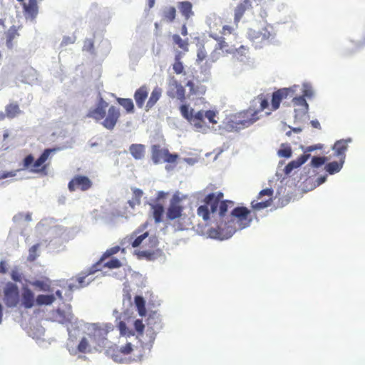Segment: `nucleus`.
Segmentation results:
<instances>
[{
	"label": "nucleus",
	"mask_w": 365,
	"mask_h": 365,
	"mask_svg": "<svg viewBox=\"0 0 365 365\" xmlns=\"http://www.w3.org/2000/svg\"><path fill=\"white\" fill-rule=\"evenodd\" d=\"M220 219L217 227L210 228L207 234L210 237L220 240H227L237 231L249 227L252 220L251 211L246 207H236L228 217Z\"/></svg>",
	"instance_id": "nucleus-1"
},
{
	"label": "nucleus",
	"mask_w": 365,
	"mask_h": 365,
	"mask_svg": "<svg viewBox=\"0 0 365 365\" xmlns=\"http://www.w3.org/2000/svg\"><path fill=\"white\" fill-rule=\"evenodd\" d=\"M224 194L222 192H212L205 196L203 200L204 205L198 207L197 214L204 221H209L215 215L220 218H224L227 212L228 208L234 206L235 202L232 200H223Z\"/></svg>",
	"instance_id": "nucleus-2"
},
{
	"label": "nucleus",
	"mask_w": 365,
	"mask_h": 365,
	"mask_svg": "<svg viewBox=\"0 0 365 365\" xmlns=\"http://www.w3.org/2000/svg\"><path fill=\"white\" fill-rule=\"evenodd\" d=\"M297 86L290 88H282L273 92L271 99L270 110H277L281 102L287 98H292V103L294 107L295 118L305 115L309 110V105L303 96H294Z\"/></svg>",
	"instance_id": "nucleus-3"
},
{
	"label": "nucleus",
	"mask_w": 365,
	"mask_h": 365,
	"mask_svg": "<svg viewBox=\"0 0 365 365\" xmlns=\"http://www.w3.org/2000/svg\"><path fill=\"white\" fill-rule=\"evenodd\" d=\"M57 150V148H46L35 161L31 154L26 155L23 160L24 169H29L31 173L47 175L50 163L46 162Z\"/></svg>",
	"instance_id": "nucleus-4"
},
{
	"label": "nucleus",
	"mask_w": 365,
	"mask_h": 365,
	"mask_svg": "<svg viewBox=\"0 0 365 365\" xmlns=\"http://www.w3.org/2000/svg\"><path fill=\"white\" fill-rule=\"evenodd\" d=\"M259 119L257 111L255 108L250 107L248 109L238 113L229 122L230 128L236 130L247 128L255 123Z\"/></svg>",
	"instance_id": "nucleus-5"
},
{
	"label": "nucleus",
	"mask_w": 365,
	"mask_h": 365,
	"mask_svg": "<svg viewBox=\"0 0 365 365\" xmlns=\"http://www.w3.org/2000/svg\"><path fill=\"white\" fill-rule=\"evenodd\" d=\"M182 116L192 124L196 128H202L207 126L205 121V113L201 110L193 114L194 110L189 108L187 104H182L179 108Z\"/></svg>",
	"instance_id": "nucleus-6"
},
{
	"label": "nucleus",
	"mask_w": 365,
	"mask_h": 365,
	"mask_svg": "<svg viewBox=\"0 0 365 365\" xmlns=\"http://www.w3.org/2000/svg\"><path fill=\"white\" fill-rule=\"evenodd\" d=\"M4 301L6 307H16L20 302L19 291L16 284L9 282L4 290Z\"/></svg>",
	"instance_id": "nucleus-7"
},
{
	"label": "nucleus",
	"mask_w": 365,
	"mask_h": 365,
	"mask_svg": "<svg viewBox=\"0 0 365 365\" xmlns=\"http://www.w3.org/2000/svg\"><path fill=\"white\" fill-rule=\"evenodd\" d=\"M178 155L177 154H171L166 148H161L159 145H153L152 146V160L155 164H158L162 161L166 163H174L176 161Z\"/></svg>",
	"instance_id": "nucleus-8"
},
{
	"label": "nucleus",
	"mask_w": 365,
	"mask_h": 365,
	"mask_svg": "<svg viewBox=\"0 0 365 365\" xmlns=\"http://www.w3.org/2000/svg\"><path fill=\"white\" fill-rule=\"evenodd\" d=\"M92 181L87 176L76 175L70 180L68 187L71 192L76 190L86 191L92 187Z\"/></svg>",
	"instance_id": "nucleus-9"
},
{
	"label": "nucleus",
	"mask_w": 365,
	"mask_h": 365,
	"mask_svg": "<svg viewBox=\"0 0 365 365\" xmlns=\"http://www.w3.org/2000/svg\"><path fill=\"white\" fill-rule=\"evenodd\" d=\"M166 93L171 98H177L181 102L185 101V88L174 78L170 81Z\"/></svg>",
	"instance_id": "nucleus-10"
},
{
	"label": "nucleus",
	"mask_w": 365,
	"mask_h": 365,
	"mask_svg": "<svg viewBox=\"0 0 365 365\" xmlns=\"http://www.w3.org/2000/svg\"><path fill=\"white\" fill-rule=\"evenodd\" d=\"M181 198L178 195L175 194L171 200L167 211V217L169 220H175L182 216L183 207L180 205Z\"/></svg>",
	"instance_id": "nucleus-11"
},
{
	"label": "nucleus",
	"mask_w": 365,
	"mask_h": 365,
	"mask_svg": "<svg viewBox=\"0 0 365 365\" xmlns=\"http://www.w3.org/2000/svg\"><path fill=\"white\" fill-rule=\"evenodd\" d=\"M108 103L101 96L98 99L97 106L90 109L86 116L97 121L103 120L106 117V109Z\"/></svg>",
	"instance_id": "nucleus-12"
},
{
	"label": "nucleus",
	"mask_w": 365,
	"mask_h": 365,
	"mask_svg": "<svg viewBox=\"0 0 365 365\" xmlns=\"http://www.w3.org/2000/svg\"><path fill=\"white\" fill-rule=\"evenodd\" d=\"M120 115V110L117 107L114 106H110L108 110V115L103 118L104 120L102 122L103 126L108 130H113L115 126Z\"/></svg>",
	"instance_id": "nucleus-13"
},
{
	"label": "nucleus",
	"mask_w": 365,
	"mask_h": 365,
	"mask_svg": "<svg viewBox=\"0 0 365 365\" xmlns=\"http://www.w3.org/2000/svg\"><path fill=\"white\" fill-rule=\"evenodd\" d=\"M101 332V330H96L94 332L88 334V337H83L77 347L78 351L81 353H86L90 351L89 341L100 346L101 342L98 341L97 337L100 335Z\"/></svg>",
	"instance_id": "nucleus-14"
},
{
	"label": "nucleus",
	"mask_w": 365,
	"mask_h": 365,
	"mask_svg": "<svg viewBox=\"0 0 365 365\" xmlns=\"http://www.w3.org/2000/svg\"><path fill=\"white\" fill-rule=\"evenodd\" d=\"M272 195L273 190L270 188H266L261 190L258 195V198L259 199L262 196L267 195L269 197V199L261 202L252 201L251 203L252 208L256 210H259L270 206L272 202Z\"/></svg>",
	"instance_id": "nucleus-15"
},
{
	"label": "nucleus",
	"mask_w": 365,
	"mask_h": 365,
	"mask_svg": "<svg viewBox=\"0 0 365 365\" xmlns=\"http://www.w3.org/2000/svg\"><path fill=\"white\" fill-rule=\"evenodd\" d=\"M73 316L70 313H66L63 310L57 309L51 313V320L62 324H71Z\"/></svg>",
	"instance_id": "nucleus-16"
},
{
	"label": "nucleus",
	"mask_w": 365,
	"mask_h": 365,
	"mask_svg": "<svg viewBox=\"0 0 365 365\" xmlns=\"http://www.w3.org/2000/svg\"><path fill=\"white\" fill-rule=\"evenodd\" d=\"M351 141V138L337 140L333 146L334 155L344 160L346 157V152L348 149V143Z\"/></svg>",
	"instance_id": "nucleus-17"
},
{
	"label": "nucleus",
	"mask_w": 365,
	"mask_h": 365,
	"mask_svg": "<svg viewBox=\"0 0 365 365\" xmlns=\"http://www.w3.org/2000/svg\"><path fill=\"white\" fill-rule=\"evenodd\" d=\"M210 36L217 41V44L225 56L234 53L235 48L232 46H230L225 41V37L220 36V35L216 33H211Z\"/></svg>",
	"instance_id": "nucleus-18"
},
{
	"label": "nucleus",
	"mask_w": 365,
	"mask_h": 365,
	"mask_svg": "<svg viewBox=\"0 0 365 365\" xmlns=\"http://www.w3.org/2000/svg\"><path fill=\"white\" fill-rule=\"evenodd\" d=\"M148 96V88L146 85H143L138 88L134 93V99L135 103L139 108H142L144 105L145 100Z\"/></svg>",
	"instance_id": "nucleus-19"
},
{
	"label": "nucleus",
	"mask_w": 365,
	"mask_h": 365,
	"mask_svg": "<svg viewBox=\"0 0 365 365\" xmlns=\"http://www.w3.org/2000/svg\"><path fill=\"white\" fill-rule=\"evenodd\" d=\"M252 0H244L242 3L239 4L235 10V21L239 22L246 11H249L252 8Z\"/></svg>",
	"instance_id": "nucleus-20"
},
{
	"label": "nucleus",
	"mask_w": 365,
	"mask_h": 365,
	"mask_svg": "<svg viewBox=\"0 0 365 365\" xmlns=\"http://www.w3.org/2000/svg\"><path fill=\"white\" fill-rule=\"evenodd\" d=\"M186 86L189 88V96L200 97L205 95L207 91L206 87L199 82L195 83L192 81H188Z\"/></svg>",
	"instance_id": "nucleus-21"
},
{
	"label": "nucleus",
	"mask_w": 365,
	"mask_h": 365,
	"mask_svg": "<svg viewBox=\"0 0 365 365\" xmlns=\"http://www.w3.org/2000/svg\"><path fill=\"white\" fill-rule=\"evenodd\" d=\"M34 294L29 288H24L21 294V306L30 309L34 305Z\"/></svg>",
	"instance_id": "nucleus-22"
},
{
	"label": "nucleus",
	"mask_w": 365,
	"mask_h": 365,
	"mask_svg": "<svg viewBox=\"0 0 365 365\" xmlns=\"http://www.w3.org/2000/svg\"><path fill=\"white\" fill-rule=\"evenodd\" d=\"M310 155L304 153L300 155L297 160L289 162L284 168V173L289 174L294 169L300 167L305 163L309 158Z\"/></svg>",
	"instance_id": "nucleus-23"
},
{
	"label": "nucleus",
	"mask_w": 365,
	"mask_h": 365,
	"mask_svg": "<svg viewBox=\"0 0 365 365\" xmlns=\"http://www.w3.org/2000/svg\"><path fill=\"white\" fill-rule=\"evenodd\" d=\"M140 232L141 230L138 229L126 238L128 242L130 243L133 247H138L142 243L143 240H145L148 236V232L137 236Z\"/></svg>",
	"instance_id": "nucleus-24"
},
{
	"label": "nucleus",
	"mask_w": 365,
	"mask_h": 365,
	"mask_svg": "<svg viewBox=\"0 0 365 365\" xmlns=\"http://www.w3.org/2000/svg\"><path fill=\"white\" fill-rule=\"evenodd\" d=\"M99 263H96L93 264L86 272L82 273L81 275L77 277L76 282H78L77 287L81 288L89 284V282H86L85 279L88 275L94 274L96 272L100 270Z\"/></svg>",
	"instance_id": "nucleus-25"
},
{
	"label": "nucleus",
	"mask_w": 365,
	"mask_h": 365,
	"mask_svg": "<svg viewBox=\"0 0 365 365\" xmlns=\"http://www.w3.org/2000/svg\"><path fill=\"white\" fill-rule=\"evenodd\" d=\"M162 93V88L158 86H156L153 89L150 96L148 98V101L145 105V110L147 111L149 110L155 105V103L161 97Z\"/></svg>",
	"instance_id": "nucleus-26"
},
{
	"label": "nucleus",
	"mask_w": 365,
	"mask_h": 365,
	"mask_svg": "<svg viewBox=\"0 0 365 365\" xmlns=\"http://www.w3.org/2000/svg\"><path fill=\"white\" fill-rule=\"evenodd\" d=\"M21 26L16 27L13 25L11 28L6 32V44L8 48L11 49L14 46V40H15L17 37L19 36V34L18 32L19 29H20Z\"/></svg>",
	"instance_id": "nucleus-27"
},
{
	"label": "nucleus",
	"mask_w": 365,
	"mask_h": 365,
	"mask_svg": "<svg viewBox=\"0 0 365 365\" xmlns=\"http://www.w3.org/2000/svg\"><path fill=\"white\" fill-rule=\"evenodd\" d=\"M5 112L9 119L16 118L22 113L19 105L16 102H11L7 104L5 107Z\"/></svg>",
	"instance_id": "nucleus-28"
},
{
	"label": "nucleus",
	"mask_w": 365,
	"mask_h": 365,
	"mask_svg": "<svg viewBox=\"0 0 365 365\" xmlns=\"http://www.w3.org/2000/svg\"><path fill=\"white\" fill-rule=\"evenodd\" d=\"M192 4L189 1H182L178 3V9L185 21L189 20L190 17L193 16L192 11Z\"/></svg>",
	"instance_id": "nucleus-29"
},
{
	"label": "nucleus",
	"mask_w": 365,
	"mask_h": 365,
	"mask_svg": "<svg viewBox=\"0 0 365 365\" xmlns=\"http://www.w3.org/2000/svg\"><path fill=\"white\" fill-rule=\"evenodd\" d=\"M253 103L255 104H259V108L255 109V111H257V114L266 108H269V98L263 93H261L255 97L253 100Z\"/></svg>",
	"instance_id": "nucleus-30"
},
{
	"label": "nucleus",
	"mask_w": 365,
	"mask_h": 365,
	"mask_svg": "<svg viewBox=\"0 0 365 365\" xmlns=\"http://www.w3.org/2000/svg\"><path fill=\"white\" fill-rule=\"evenodd\" d=\"M129 151L135 159L139 160L145 155V146L142 144H132L129 148Z\"/></svg>",
	"instance_id": "nucleus-31"
},
{
	"label": "nucleus",
	"mask_w": 365,
	"mask_h": 365,
	"mask_svg": "<svg viewBox=\"0 0 365 365\" xmlns=\"http://www.w3.org/2000/svg\"><path fill=\"white\" fill-rule=\"evenodd\" d=\"M133 351V345L131 343H127L124 346H122L120 349H116V354H113V358L115 361H121V359L119 358V354H121L123 356L130 354Z\"/></svg>",
	"instance_id": "nucleus-32"
},
{
	"label": "nucleus",
	"mask_w": 365,
	"mask_h": 365,
	"mask_svg": "<svg viewBox=\"0 0 365 365\" xmlns=\"http://www.w3.org/2000/svg\"><path fill=\"white\" fill-rule=\"evenodd\" d=\"M339 159V161L331 162L326 165L325 170L330 175H333L334 173L339 172L342 168L344 160L340 158Z\"/></svg>",
	"instance_id": "nucleus-33"
},
{
	"label": "nucleus",
	"mask_w": 365,
	"mask_h": 365,
	"mask_svg": "<svg viewBox=\"0 0 365 365\" xmlns=\"http://www.w3.org/2000/svg\"><path fill=\"white\" fill-rule=\"evenodd\" d=\"M153 210V215L156 223H159L163 220L164 207L161 204H150Z\"/></svg>",
	"instance_id": "nucleus-34"
},
{
	"label": "nucleus",
	"mask_w": 365,
	"mask_h": 365,
	"mask_svg": "<svg viewBox=\"0 0 365 365\" xmlns=\"http://www.w3.org/2000/svg\"><path fill=\"white\" fill-rule=\"evenodd\" d=\"M56 298L53 294H39L36 297V303L38 305H49L51 304Z\"/></svg>",
	"instance_id": "nucleus-35"
},
{
	"label": "nucleus",
	"mask_w": 365,
	"mask_h": 365,
	"mask_svg": "<svg viewBox=\"0 0 365 365\" xmlns=\"http://www.w3.org/2000/svg\"><path fill=\"white\" fill-rule=\"evenodd\" d=\"M135 304L137 307L138 314L141 317H144L146 314L145 302L143 297L136 296L135 297Z\"/></svg>",
	"instance_id": "nucleus-36"
},
{
	"label": "nucleus",
	"mask_w": 365,
	"mask_h": 365,
	"mask_svg": "<svg viewBox=\"0 0 365 365\" xmlns=\"http://www.w3.org/2000/svg\"><path fill=\"white\" fill-rule=\"evenodd\" d=\"M181 53L178 52L175 57V62L173 65V68L176 74H181L184 71V66L180 61Z\"/></svg>",
	"instance_id": "nucleus-37"
},
{
	"label": "nucleus",
	"mask_w": 365,
	"mask_h": 365,
	"mask_svg": "<svg viewBox=\"0 0 365 365\" xmlns=\"http://www.w3.org/2000/svg\"><path fill=\"white\" fill-rule=\"evenodd\" d=\"M117 101L118 103L122 106L128 113H133L134 104L132 99L118 98Z\"/></svg>",
	"instance_id": "nucleus-38"
},
{
	"label": "nucleus",
	"mask_w": 365,
	"mask_h": 365,
	"mask_svg": "<svg viewBox=\"0 0 365 365\" xmlns=\"http://www.w3.org/2000/svg\"><path fill=\"white\" fill-rule=\"evenodd\" d=\"M145 322L148 327H150L152 329H153L155 327V325L160 324V319L156 312H152L148 315Z\"/></svg>",
	"instance_id": "nucleus-39"
},
{
	"label": "nucleus",
	"mask_w": 365,
	"mask_h": 365,
	"mask_svg": "<svg viewBox=\"0 0 365 365\" xmlns=\"http://www.w3.org/2000/svg\"><path fill=\"white\" fill-rule=\"evenodd\" d=\"M225 53L219 48L218 45L216 44L212 51L210 53L209 56V61L210 63H214L218 61L221 57L225 56Z\"/></svg>",
	"instance_id": "nucleus-40"
},
{
	"label": "nucleus",
	"mask_w": 365,
	"mask_h": 365,
	"mask_svg": "<svg viewBox=\"0 0 365 365\" xmlns=\"http://www.w3.org/2000/svg\"><path fill=\"white\" fill-rule=\"evenodd\" d=\"M173 40L174 43L178 46L180 48H181L184 52H187L188 51V41L187 39L183 40L182 39L179 35L174 34L173 36Z\"/></svg>",
	"instance_id": "nucleus-41"
},
{
	"label": "nucleus",
	"mask_w": 365,
	"mask_h": 365,
	"mask_svg": "<svg viewBox=\"0 0 365 365\" xmlns=\"http://www.w3.org/2000/svg\"><path fill=\"white\" fill-rule=\"evenodd\" d=\"M24 8L26 12L28 15L31 16V21H32L33 18L36 15V0H29V3L28 5H24Z\"/></svg>",
	"instance_id": "nucleus-42"
},
{
	"label": "nucleus",
	"mask_w": 365,
	"mask_h": 365,
	"mask_svg": "<svg viewBox=\"0 0 365 365\" xmlns=\"http://www.w3.org/2000/svg\"><path fill=\"white\" fill-rule=\"evenodd\" d=\"M176 9L173 6H168L163 9V16L167 21H172L175 19Z\"/></svg>",
	"instance_id": "nucleus-43"
},
{
	"label": "nucleus",
	"mask_w": 365,
	"mask_h": 365,
	"mask_svg": "<svg viewBox=\"0 0 365 365\" xmlns=\"http://www.w3.org/2000/svg\"><path fill=\"white\" fill-rule=\"evenodd\" d=\"M143 196V191L140 189L135 188L133 190V200H129L128 203L131 207H134L135 205L140 204V199Z\"/></svg>",
	"instance_id": "nucleus-44"
},
{
	"label": "nucleus",
	"mask_w": 365,
	"mask_h": 365,
	"mask_svg": "<svg viewBox=\"0 0 365 365\" xmlns=\"http://www.w3.org/2000/svg\"><path fill=\"white\" fill-rule=\"evenodd\" d=\"M120 250V247L119 246H115L110 249H108L102 255L100 260L97 262L99 263V266L101 262L106 258L111 257L112 255L117 254Z\"/></svg>",
	"instance_id": "nucleus-45"
},
{
	"label": "nucleus",
	"mask_w": 365,
	"mask_h": 365,
	"mask_svg": "<svg viewBox=\"0 0 365 365\" xmlns=\"http://www.w3.org/2000/svg\"><path fill=\"white\" fill-rule=\"evenodd\" d=\"M40 247L39 244H36L31 246L29 250V255L27 257L28 261L34 262L38 257V250Z\"/></svg>",
	"instance_id": "nucleus-46"
},
{
	"label": "nucleus",
	"mask_w": 365,
	"mask_h": 365,
	"mask_svg": "<svg viewBox=\"0 0 365 365\" xmlns=\"http://www.w3.org/2000/svg\"><path fill=\"white\" fill-rule=\"evenodd\" d=\"M207 56V50L205 44H201L199 46L197 51V61H202Z\"/></svg>",
	"instance_id": "nucleus-47"
},
{
	"label": "nucleus",
	"mask_w": 365,
	"mask_h": 365,
	"mask_svg": "<svg viewBox=\"0 0 365 365\" xmlns=\"http://www.w3.org/2000/svg\"><path fill=\"white\" fill-rule=\"evenodd\" d=\"M249 51V48L245 46H240L238 48H235V52L232 55L237 58L245 56Z\"/></svg>",
	"instance_id": "nucleus-48"
},
{
	"label": "nucleus",
	"mask_w": 365,
	"mask_h": 365,
	"mask_svg": "<svg viewBox=\"0 0 365 365\" xmlns=\"http://www.w3.org/2000/svg\"><path fill=\"white\" fill-rule=\"evenodd\" d=\"M121 262L117 258H112L111 259H110L109 261L104 264V267H108L109 269L119 268L121 267Z\"/></svg>",
	"instance_id": "nucleus-49"
},
{
	"label": "nucleus",
	"mask_w": 365,
	"mask_h": 365,
	"mask_svg": "<svg viewBox=\"0 0 365 365\" xmlns=\"http://www.w3.org/2000/svg\"><path fill=\"white\" fill-rule=\"evenodd\" d=\"M32 285L38 288L41 291H49L50 286L46 282L41 280H36L32 283Z\"/></svg>",
	"instance_id": "nucleus-50"
},
{
	"label": "nucleus",
	"mask_w": 365,
	"mask_h": 365,
	"mask_svg": "<svg viewBox=\"0 0 365 365\" xmlns=\"http://www.w3.org/2000/svg\"><path fill=\"white\" fill-rule=\"evenodd\" d=\"M327 160V157H313L312 159V165L315 168H319L321 165H324L325 162Z\"/></svg>",
	"instance_id": "nucleus-51"
},
{
	"label": "nucleus",
	"mask_w": 365,
	"mask_h": 365,
	"mask_svg": "<svg viewBox=\"0 0 365 365\" xmlns=\"http://www.w3.org/2000/svg\"><path fill=\"white\" fill-rule=\"evenodd\" d=\"M205 113V118H207L209 121V123L212 124H216L217 122L215 120V117L217 115V113L214 110H207L204 111Z\"/></svg>",
	"instance_id": "nucleus-52"
},
{
	"label": "nucleus",
	"mask_w": 365,
	"mask_h": 365,
	"mask_svg": "<svg viewBox=\"0 0 365 365\" xmlns=\"http://www.w3.org/2000/svg\"><path fill=\"white\" fill-rule=\"evenodd\" d=\"M134 328L139 335L143 334L145 325L140 319H136L134 322Z\"/></svg>",
	"instance_id": "nucleus-53"
},
{
	"label": "nucleus",
	"mask_w": 365,
	"mask_h": 365,
	"mask_svg": "<svg viewBox=\"0 0 365 365\" xmlns=\"http://www.w3.org/2000/svg\"><path fill=\"white\" fill-rule=\"evenodd\" d=\"M278 155L280 157L288 158L292 155V149L289 146L281 148L278 150Z\"/></svg>",
	"instance_id": "nucleus-54"
},
{
	"label": "nucleus",
	"mask_w": 365,
	"mask_h": 365,
	"mask_svg": "<svg viewBox=\"0 0 365 365\" xmlns=\"http://www.w3.org/2000/svg\"><path fill=\"white\" fill-rule=\"evenodd\" d=\"M235 31V29L229 25L225 24L220 31L221 36L225 38L226 36L232 34Z\"/></svg>",
	"instance_id": "nucleus-55"
},
{
	"label": "nucleus",
	"mask_w": 365,
	"mask_h": 365,
	"mask_svg": "<svg viewBox=\"0 0 365 365\" xmlns=\"http://www.w3.org/2000/svg\"><path fill=\"white\" fill-rule=\"evenodd\" d=\"M313 96V91L312 88L308 85H304V90L302 91V96L304 98L305 97L311 98Z\"/></svg>",
	"instance_id": "nucleus-56"
},
{
	"label": "nucleus",
	"mask_w": 365,
	"mask_h": 365,
	"mask_svg": "<svg viewBox=\"0 0 365 365\" xmlns=\"http://www.w3.org/2000/svg\"><path fill=\"white\" fill-rule=\"evenodd\" d=\"M17 171L18 170L4 171L0 173V180L14 177L16 175Z\"/></svg>",
	"instance_id": "nucleus-57"
},
{
	"label": "nucleus",
	"mask_w": 365,
	"mask_h": 365,
	"mask_svg": "<svg viewBox=\"0 0 365 365\" xmlns=\"http://www.w3.org/2000/svg\"><path fill=\"white\" fill-rule=\"evenodd\" d=\"M268 35H269V34H268ZM250 36H251L252 38H260L262 41L265 40L269 37V36H267L265 33L262 34L261 32H257L255 34V31L253 34L250 32Z\"/></svg>",
	"instance_id": "nucleus-58"
},
{
	"label": "nucleus",
	"mask_w": 365,
	"mask_h": 365,
	"mask_svg": "<svg viewBox=\"0 0 365 365\" xmlns=\"http://www.w3.org/2000/svg\"><path fill=\"white\" fill-rule=\"evenodd\" d=\"M155 253L147 250H143L140 252V255L144 257L147 259H153L154 258Z\"/></svg>",
	"instance_id": "nucleus-59"
},
{
	"label": "nucleus",
	"mask_w": 365,
	"mask_h": 365,
	"mask_svg": "<svg viewBox=\"0 0 365 365\" xmlns=\"http://www.w3.org/2000/svg\"><path fill=\"white\" fill-rule=\"evenodd\" d=\"M131 294L128 290H125L123 294V300H128L129 302H131Z\"/></svg>",
	"instance_id": "nucleus-60"
},
{
	"label": "nucleus",
	"mask_w": 365,
	"mask_h": 365,
	"mask_svg": "<svg viewBox=\"0 0 365 365\" xmlns=\"http://www.w3.org/2000/svg\"><path fill=\"white\" fill-rule=\"evenodd\" d=\"M310 123L313 128L321 129V125L317 120H312Z\"/></svg>",
	"instance_id": "nucleus-61"
},
{
	"label": "nucleus",
	"mask_w": 365,
	"mask_h": 365,
	"mask_svg": "<svg viewBox=\"0 0 365 365\" xmlns=\"http://www.w3.org/2000/svg\"><path fill=\"white\" fill-rule=\"evenodd\" d=\"M86 43H88V46H86V44L84 45V47H86V46L87 47L86 50L91 51V49H93V42L91 41H88Z\"/></svg>",
	"instance_id": "nucleus-62"
},
{
	"label": "nucleus",
	"mask_w": 365,
	"mask_h": 365,
	"mask_svg": "<svg viewBox=\"0 0 365 365\" xmlns=\"http://www.w3.org/2000/svg\"><path fill=\"white\" fill-rule=\"evenodd\" d=\"M181 34L184 36L187 35V29L185 26V24H183V26L181 29Z\"/></svg>",
	"instance_id": "nucleus-63"
},
{
	"label": "nucleus",
	"mask_w": 365,
	"mask_h": 365,
	"mask_svg": "<svg viewBox=\"0 0 365 365\" xmlns=\"http://www.w3.org/2000/svg\"><path fill=\"white\" fill-rule=\"evenodd\" d=\"M6 118H7V115L5 113L1 111L0 112V121H2V120H4L6 119Z\"/></svg>",
	"instance_id": "nucleus-64"
}]
</instances>
